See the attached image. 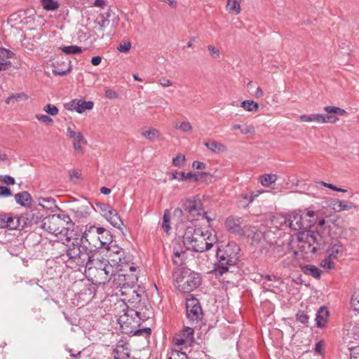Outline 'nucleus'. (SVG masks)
<instances>
[{
	"instance_id": "nucleus-1",
	"label": "nucleus",
	"mask_w": 359,
	"mask_h": 359,
	"mask_svg": "<svg viewBox=\"0 0 359 359\" xmlns=\"http://www.w3.org/2000/svg\"><path fill=\"white\" fill-rule=\"evenodd\" d=\"M67 242L64 250L66 255H61L57 258H60L66 262L68 267L73 269L78 266L85 269L92 259V256H95V250L90 249L86 244L81 243L79 238Z\"/></svg>"
},
{
	"instance_id": "nucleus-2",
	"label": "nucleus",
	"mask_w": 359,
	"mask_h": 359,
	"mask_svg": "<svg viewBox=\"0 0 359 359\" xmlns=\"http://www.w3.org/2000/svg\"><path fill=\"white\" fill-rule=\"evenodd\" d=\"M149 316L145 312H141L134 309H128L126 313L121 316L118 320L121 327L125 332L133 333L135 336H143L147 338L151 334V329L145 327L137 329L140 325L141 320L144 321Z\"/></svg>"
},
{
	"instance_id": "nucleus-3",
	"label": "nucleus",
	"mask_w": 359,
	"mask_h": 359,
	"mask_svg": "<svg viewBox=\"0 0 359 359\" xmlns=\"http://www.w3.org/2000/svg\"><path fill=\"white\" fill-rule=\"evenodd\" d=\"M240 248L236 243H230L225 246L217 248L216 257L218 262L215 264L216 276H222L229 271V266H233L239 261Z\"/></svg>"
},
{
	"instance_id": "nucleus-4",
	"label": "nucleus",
	"mask_w": 359,
	"mask_h": 359,
	"mask_svg": "<svg viewBox=\"0 0 359 359\" xmlns=\"http://www.w3.org/2000/svg\"><path fill=\"white\" fill-rule=\"evenodd\" d=\"M73 225L68 215L59 214L44 217L41 227L50 233L55 235L65 233L67 236V241L69 242L71 236L68 234V231Z\"/></svg>"
},
{
	"instance_id": "nucleus-5",
	"label": "nucleus",
	"mask_w": 359,
	"mask_h": 359,
	"mask_svg": "<svg viewBox=\"0 0 359 359\" xmlns=\"http://www.w3.org/2000/svg\"><path fill=\"white\" fill-rule=\"evenodd\" d=\"M201 283V275L187 268H182L175 279L177 290L185 293L194 291Z\"/></svg>"
},
{
	"instance_id": "nucleus-6",
	"label": "nucleus",
	"mask_w": 359,
	"mask_h": 359,
	"mask_svg": "<svg viewBox=\"0 0 359 359\" xmlns=\"http://www.w3.org/2000/svg\"><path fill=\"white\" fill-rule=\"evenodd\" d=\"M297 240L299 250L306 255L315 254L317 250V245H323V237L317 231H299L297 233Z\"/></svg>"
},
{
	"instance_id": "nucleus-7",
	"label": "nucleus",
	"mask_w": 359,
	"mask_h": 359,
	"mask_svg": "<svg viewBox=\"0 0 359 359\" xmlns=\"http://www.w3.org/2000/svg\"><path fill=\"white\" fill-rule=\"evenodd\" d=\"M205 231L201 228L194 226H188L183 236V242L187 245L189 250L196 252H203L206 251L205 247Z\"/></svg>"
},
{
	"instance_id": "nucleus-8",
	"label": "nucleus",
	"mask_w": 359,
	"mask_h": 359,
	"mask_svg": "<svg viewBox=\"0 0 359 359\" xmlns=\"http://www.w3.org/2000/svg\"><path fill=\"white\" fill-rule=\"evenodd\" d=\"M99 232H104V233L107 234L105 231V229L103 227L90 226L89 227H86V231L79 239L81 243L86 244L90 249L95 250L100 248L103 246L101 241L99 240Z\"/></svg>"
},
{
	"instance_id": "nucleus-9",
	"label": "nucleus",
	"mask_w": 359,
	"mask_h": 359,
	"mask_svg": "<svg viewBox=\"0 0 359 359\" xmlns=\"http://www.w3.org/2000/svg\"><path fill=\"white\" fill-rule=\"evenodd\" d=\"M86 278L96 285H104L108 283L112 276H115L114 266H108L104 271L95 269L84 270Z\"/></svg>"
},
{
	"instance_id": "nucleus-10",
	"label": "nucleus",
	"mask_w": 359,
	"mask_h": 359,
	"mask_svg": "<svg viewBox=\"0 0 359 359\" xmlns=\"http://www.w3.org/2000/svg\"><path fill=\"white\" fill-rule=\"evenodd\" d=\"M115 255L111 259L113 266H116L119 272H135L136 267L134 263L131 262L130 257L124 255L122 250H117L114 252Z\"/></svg>"
},
{
	"instance_id": "nucleus-11",
	"label": "nucleus",
	"mask_w": 359,
	"mask_h": 359,
	"mask_svg": "<svg viewBox=\"0 0 359 359\" xmlns=\"http://www.w3.org/2000/svg\"><path fill=\"white\" fill-rule=\"evenodd\" d=\"M285 223L293 231H302L311 227L314 224V221L313 219L304 221L302 215L292 212L285 218Z\"/></svg>"
},
{
	"instance_id": "nucleus-12",
	"label": "nucleus",
	"mask_w": 359,
	"mask_h": 359,
	"mask_svg": "<svg viewBox=\"0 0 359 359\" xmlns=\"http://www.w3.org/2000/svg\"><path fill=\"white\" fill-rule=\"evenodd\" d=\"M187 316L192 322L198 323L203 318V311L200 303L196 299L187 302Z\"/></svg>"
},
{
	"instance_id": "nucleus-13",
	"label": "nucleus",
	"mask_w": 359,
	"mask_h": 359,
	"mask_svg": "<svg viewBox=\"0 0 359 359\" xmlns=\"http://www.w3.org/2000/svg\"><path fill=\"white\" fill-rule=\"evenodd\" d=\"M138 278L135 272H119L114 281L118 285L121 289H132L136 285Z\"/></svg>"
},
{
	"instance_id": "nucleus-14",
	"label": "nucleus",
	"mask_w": 359,
	"mask_h": 359,
	"mask_svg": "<svg viewBox=\"0 0 359 359\" xmlns=\"http://www.w3.org/2000/svg\"><path fill=\"white\" fill-rule=\"evenodd\" d=\"M183 208L193 217V219H198L196 217L202 215L204 210L201 201L197 198L186 199L183 203Z\"/></svg>"
},
{
	"instance_id": "nucleus-15",
	"label": "nucleus",
	"mask_w": 359,
	"mask_h": 359,
	"mask_svg": "<svg viewBox=\"0 0 359 359\" xmlns=\"http://www.w3.org/2000/svg\"><path fill=\"white\" fill-rule=\"evenodd\" d=\"M262 278L266 280L262 283V287L264 290L274 293L281 291V287L284 284L282 278L274 275H264L262 276Z\"/></svg>"
},
{
	"instance_id": "nucleus-16",
	"label": "nucleus",
	"mask_w": 359,
	"mask_h": 359,
	"mask_svg": "<svg viewBox=\"0 0 359 359\" xmlns=\"http://www.w3.org/2000/svg\"><path fill=\"white\" fill-rule=\"evenodd\" d=\"M23 218L13 217L12 213H0V228H7L9 229H20V222Z\"/></svg>"
},
{
	"instance_id": "nucleus-17",
	"label": "nucleus",
	"mask_w": 359,
	"mask_h": 359,
	"mask_svg": "<svg viewBox=\"0 0 359 359\" xmlns=\"http://www.w3.org/2000/svg\"><path fill=\"white\" fill-rule=\"evenodd\" d=\"M241 224V218L234 216L228 217L224 222L225 227L228 231L231 233L242 236L245 235V231L242 228Z\"/></svg>"
},
{
	"instance_id": "nucleus-18",
	"label": "nucleus",
	"mask_w": 359,
	"mask_h": 359,
	"mask_svg": "<svg viewBox=\"0 0 359 359\" xmlns=\"http://www.w3.org/2000/svg\"><path fill=\"white\" fill-rule=\"evenodd\" d=\"M67 136L73 140V147L77 152H83V149L81 146V143H86V141L80 132L74 130L70 126L67 128Z\"/></svg>"
},
{
	"instance_id": "nucleus-19",
	"label": "nucleus",
	"mask_w": 359,
	"mask_h": 359,
	"mask_svg": "<svg viewBox=\"0 0 359 359\" xmlns=\"http://www.w3.org/2000/svg\"><path fill=\"white\" fill-rule=\"evenodd\" d=\"M94 257L95 256H92V259L88 262L84 270H90L93 269L96 271H104V269H107L108 266H114L108 259L104 258H102L101 259L98 258L95 259Z\"/></svg>"
},
{
	"instance_id": "nucleus-20",
	"label": "nucleus",
	"mask_w": 359,
	"mask_h": 359,
	"mask_svg": "<svg viewBox=\"0 0 359 359\" xmlns=\"http://www.w3.org/2000/svg\"><path fill=\"white\" fill-rule=\"evenodd\" d=\"M41 215H39V211L32 210L27 212L25 215L18 217V218H23L20 222V228H24L27 225H32L33 224L38 223L41 219Z\"/></svg>"
},
{
	"instance_id": "nucleus-21",
	"label": "nucleus",
	"mask_w": 359,
	"mask_h": 359,
	"mask_svg": "<svg viewBox=\"0 0 359 359\" xmlns=\"http://www.w3.org/2000/svg\"><path fill=\"white\" fill-rule=\"evenodd\" d=\"M13 53L6 48H0V71L8 69L12 66L9 58L11 57Z\"/></svg>"
},
{
	"instance_id": "nucleus-22",
	"label": "nucleus",
	"mask_w": 359,
	"mask_h": 359,
	"mask_svg": "<svg viewBox=\"0 0 359 359\" xmlns=\"http://www.w3.org/2000/svg\"><path fill=\"white\" fill-rule=\"evenodd\" d=\"M104 218L109 222L111 225L118 229H120L121 226L123 224L117 211L112 208L109 212L104 215Z\"/></svg>"
},
{
	"instance_id": "nucleus-23",
	"label": "nucleus",
	"mask_w": 359,
	"mask_h": 359,
	"mask_svg": "<svg viewBox=\"0 0 359 359\" xmlns=\"http://www.w3.org/2000/svg\"><path fill=\"white\" fill-rule=\"evenodd\" d=\"M15 199L16 203L22 207H28L32 202V196L26 191L16 194Z\"/></svg>"
},
{
	"instance_id": "nucleus-24",
	"label": "nucleus",
	"mask_w": 359,
	"mask_h": 359,
	"mask_svg": "<svg viewBox=\"0 0 359 359\" xmlns=\"http://www.w3.org/2000/svg\"><path fill=\"white\" fill-rule=\"evenodd\" d=\"M114 359H127L130 350L126 344H118L113 351Z\"/></svg>"
},
{
	"instance_id": "nucleus-25",
	"label": "nucleus",
	"mask_w": 359,
	"mask_h": 359,
	"mask_svg": "<svg viewBox=\"0 0 359 359\" xmlns=\"http://www.w3.org/2000/svg\"><path fill=\"white\" fill-rule=\"evenodd\" d=\"M328 316V311L325 306H322L318 309L316 317L318 327L322 328L325 325Z\"/></svg>"
},
{
	"instance_id": "nucleus-26",
	"label": "nucleus",
	"mask_w": 359,
	"mask_h": 359,
	"mask_svg": "<svg viewBox=\"0 0 359 359\" xmlns=\"http://www.w3.org/2000/svg\"><path fill=\"white\" fill-rule=\"evenodd\" d=\"M204 145L209 150L216 154L223 153L227 151V148L224 144L214 140L205 142Z\"/></svg>"
},
{
	"instance_id": "nucleus-27",
	"label": "nucleus",
	"mask_w": 359,
	"mask_h": 359,
	"mask_svg": "<svg viewBox=\"0 0 359 359\" xmlns=\"http://www.w3.org/2000/svg\"><path fill=\"white\" fill-rule=\"evenodd\" d=\"M329 257L332 259H337L339 256H341L343 254L342 245L340 242L337 241L334 243H332L327 250Z\"/></svg>"
},
{
	"instance_id": "nucleus-28",
	"label": "nucleus",
	"mask_w": 359,
	"mask_h": 359,
	"mask_svg": "<svg viewBox=\"0 0 359 359\" xmlns=\"http://www.w3.org/2000/svg\"><path fill=\"white\" fill-rule=\"evenodd\" d=\"M261 191H250L248 193L242 194L241 198L242 200L241 203L244 207H248L255 198L260 194Z\"/></svg>"
},
{
	"instance_id": "nucleus-29",
	"label": "nucleus",
	"mask_w": 359,
	"mask_h": 359,
	"mask_svg": "<svg viewBox=\"0 0 359 359\" xmlns=\"http://www.w3.org/2000/svg\"><path fill=\"white\" fill-rule=\"evenodd\" d=\"M333 206V209L336 212H340L341 210H349L353 208H355V205L353 203H347L345 201L340 200H334L331 203Z\"/></svg>"
},
{
	"instance_id": "nucleus-30",
	"label": "nucleus",
	"mask_w": 359,
	"mask_h": 359,
	"mask_svg": "<svg viewBox=\"0 0 359 359\" xmlns=\"http://www.w3.org/2000/svg\"><path fill=\"white\" fill-rule=\"evenodd\" d=\"M302 271L306 274L316 278H320L322 271L316 266L311 264H306L302 268Z\"/></svg>"
},
{
	"instance_id": "nucleus-31",
	"label": "nucleus",
	"mask_w": 359,
	"mask_h": 359,
	"mask_svg": "<svg viewBox=\"0 0 359 359\" xmlns=\"http://www.w3.org/2000/svg\"><path fill=\"white\" fill-rule=\"evenodd\" d=\"M299 119L303 122H317L320 123H323V121H325L322 114H303L299 116Z\"/></svg>"
},
{
	"instance_id": "nucleus-32",
	"label": "nucleus",
	"mask_w": 359,
	"mask_h": 359,
	"mask_svg": "<svg viewBox=\"0 0 359 359\" xmlns=\"http://www.w3.org/2000/svg\"><path fill=\"white\" fill-rule=\"evenodd\" d=\"M226 10L229 13L238 15L241 13V4L238 0H228Z\"/></svg>"
},
{
	"instance_id": "nucleus-33",
	"label": "nucleus",
	"mask_w": 359,
	"mask_h": 359,
	"mask_svg": "<svg viewBox=\"0 0 359 359\" xmlns=\"http://www.w3.org/2000/svg\"><path fill=\"white\" fill-rule=\"evenodd\" d=\"M205 247H206L207 251L213 247L214 244L217 243V238L216 235L213 234L211 231H205Z\"/></svg>"
},
{
	"instance_id": "nucleus-34",
	"label": "nucleus",
	"mask_w": 359,
	"mask_h": 359,
	"mask_svg": "<svg viewBox=\"0 0 359 359\" xmlns=\"http://www.w3.org/2000/svg\"><path fill=\"white\" fill-rule=\"evenodd\" d=\"M78 106H77V112L79 114H82L86 110H90L93 108L94 103L93 101H86L83 100H79Z\"/></svg>"
},
{
	"instance_id": "nucleus-35",
	"label": "nucleus",
	"mask_w": 359,
	"mask_h": 359,
	"mask_svg": "<svg viewBox=\"0 0 359 359\" xmlns=\"http://www.w3.org/2000/svg\"><path fill=\"white\" fill-rule=\"evenodd\" d=\"M180 334L189 343V346H191L194 343V329L193 328L189 327H186L182 331Z\"/></svg>"
},
{
	"instance_id": "nucleus-36",
	"label": "nucleus",
	"mask_w": 359,
	"mask_h": 359,
	"mask_svg": "<svg viewBox=\"0 0 359 359\" xmlns=\"http://www.w3.org/2000/svg\"><path fill=\"white\" fill-rule=\"evenodd\" d=\"M194 182H202L208 183L211 182L212 176L206 172H198L194 173Z\"/></svg>"
},
{
	"instance_id": "nucleus-37",
	"label": "nucleus",
	"mask_w": 359,
	"mask_h": 359,
	"mask_svg": "<svg viewBox=\"0 0 359 359\" xmlns=\"http://www.w3.org/2000/svg\"><path fill=\"white\" fill-rule=\"evenodd\" d=\"M277 180V175L273 174H265L260 177V182L264 187H269Z\"/></svg>"
},
{
	"instance_id": "nucleus-38",
	"label": "nucleus",
	"mask_w": 359,
	"mask_h": 359,
	"mask_svg": "<svg viewBox=\"0 0 359 359\" xmlns=\"http://www.w3.org/2000/svg\"><path fill=\"white\" fill-rule=\"evenodd\" d=\"M241 107L248 111H257L259 104L253 100H244L241 103Z\"/></svg>"
},
{
	"instance_id": "nucleus-39",
	"label": "nucleus",
	"mask_w": 359,
	"mask_h": 359,
	"mask_svg": "<svg viewBox=\"0 0 359 359\" xmlns=\"http://www.w3.org/2000/svg\"><path fill=\"white\" fill-rule=\"evenodd\" d=\"M41 4L46 11H55L59 7V4L55 0H41Z\"/></svg>"
},
{
	"instance_id": "nucleus-40",
	"label": "nucleus",
	"mask_w": 359,
	"mask_h": 359,
	"mask_svg": "<svg viewBox=\"0 0 359 359\" xmlns=\"http://www.w3.org/2000/svg\"><path fill=\"white\" fill-rule=\"evenodd\" d=\"M195 174L193 172L185 173L184 172H175L172 174V179H177L181 181L191 180L194 181Z\"/></svg>"
},
{
	"instance_id": "nucleus-41",
	"label": "nucleus",
	"mask_w": 359,
	"mask_h": 359,
	"mask_svg": "<svg viewBox=\"0 0 359 359\" xmlns=\"http://www.w3.org/2000/svg\"><path fill=\"white\" fill-rule=\"evenodd\" d=\"M186 257V252L184 251L178 252L176 251L174 252V255L172 257V260L175 264L177 266H181L184 264V260Z\"/></svg>"
},
{
	"instance_id": "nucleus-42",
	"label": "nucleus",
	"mask_w": 359,
	"mask_h": 359,
	"mask_svg": "<svg viewBox=\"0 0 359 359\" xmlns=\"http://www.w3.org/2000/svg\"><path fill=\"white\" fill-rule=\"evenodd\" d=\"M170 211L168 210H165L164 211L163 217L162 229L166 233H168V231L170 229Z\"/></svg>"
},
{
	"instance_id": "nucleus-43",
	"label": "nucleus",
	"mask_w": 359,
	"mask_h": 359,
	"mask_svg": "<svg viewBox=\"0 0 359 359\" xmlns=\"http://www.w3.org/2000/svg\"><path fill=\"white\" fill-rule=\"evenodd\" d=\"M105 231L107 234L104 233V232H99V240L101 241L102 246L109 244L112 241V236L111 233L107 229H105Z\"/></svg>"
},
{
	"instance_id": "nucleus-44",
	"label": "nucleus",
	"mask_w": 359,
	"mask_h": 359,
	"mask_svg": "<svg viewBox=\"0 0 359 359\" xmlns=\"http://www.w3.org/2000/svg\"><path fill=\"white\" fill-rule=\"evenodd\" d=\"M62 52L67 55L70 54H78L81 53V48L77 46H68L62 48Z\"/></svg>"
},
{
	"instance_id": "nucleus-45",
	"label": "nucleus",
	"mask_w": 359,
	"mask_h": 359,
	"mask_svg": "<svg viewBox=\"0 0 359 359\" xmlns=\"http://www.w3.org/2000/svg\"><path fill=\"white\" fill-rule=\"evenodd\" d=\"M142 135L149 140H154L159 136V131L156 129H151L144 131Z\"/></svg>"
},
{
	"instance_id": "nucleus-46",
	"label": "nucleus",
	"mask_w": 359,
	"mask_h": 359,
	"mask_svg": "<svg viewBox=\"0 0 359 359\" xmlns=\"http://www.w3.org/2000/svg\"><path fill=\"white\" fill-rule=\"evenodd\" d=\"M96 207L104 217L111 209V207L108 203H98L96 204Z\"/></svg>"
},
{
	"instance_id": "nucleus-47",
	"label": "nucleus",
	"mask_w": 359,
	"mask_h": 359,
	"mask_svg": "<svg viewBox=\"0 0 359 359\" xmlns=\"http://www.w3.org/2000/svg\"><path fill=\"white\" fill-rule=\"evenodd\" d=\"M69 176L71 182L76 183L81 178V172L77 170H69Z\"/></svg>"
},
{
	"instance_id": "nucleus-48",
	"label": "nucleus",
	"mask_w": 359,
	"mask_h": 359,
	"mask_svg": "<svg viewBox=\"0 0 359 359\" xmlns=\"http://www.w3.org/2000/svg\"><path fill=\"white\" fill-rule=\"evenodd\" d=\"M127 294L130 296V298L128 299V301H132L133 302H140L141 300L140 298L142 297V294L135 290H133V288L130 289Z\"/></svg>"
},
{
	"instance_id": "nucleus-49",
	"label": "nucleus",
	"mask_w": 359,
	"mask_h": 359,
	"mask_svg": "<svg viewBox=\"0 0 359 359\" xmlns=\"http://www.w3.org/2000/svg\"><path fill=\"white\" fill-rule=\"evenodd\" d=\"M28 98V96L25 94V93H16V94H13L11 95V96H9L6 100V104H10L13 100H18L20 99H25V100H27Z\"/></svg>"
},
{
	"instance_id": "nucleus-50",
	"label": "nucleus",
	"mask_w": 359,
	"mask_h": 359,
	"mask_svg": "<svg viewBox=\"0 0 359 359\" xmlns=\"http://www.w3.org/2000/svg\"><path fill=\"white\" fill-rule=\"evenodd\" d=\"M168 359H189L188 355L182 351H172L171 355Z\"/></svg>"
},
{
	"instance_id": "nucleus-51",
	"label": "nucleus",
	"mask_w": 359,
	"mask_h": 359,
	"mask_svg": "<svg viewBox=\"0 0 359 359\" xmlns=\"http://www.w3.org/2000/svg\"><path fill=\"white\" fill-rule=\"evenodd\" d=\"M175 127L183 132H190L192 130V126L188 121L182 122L180 125L176 124Z\"/></svg>"
},
{
	"instance_id": "nucleus-52",
	"label": "nucleus",
	"mask_w": 359,
	"mask_h": 359,
	"mask_svg": "<svg viewBox=\"0 0 359 359\" xmlns=\"http://www.w3.org/2000/svg\"><path fill=\"white\" fill-rule=\"evenodd\" d=\"M43 110L51 116H56L58 114V109L55 105L48 104L45 106Z\"/></svg>"
},
{
	"instance_id": "nucleus-53",
	"label": "nucleus",
	"mask_w": 359,
	"mask_h": 359,
	"mask_svg": "<svg viewBox=\"0 0 359 359\" xmlns=\"http://www.w3.org/2000/svg\"><path fill=\"white\" fill-rule=\"evenodd\" d=\"M297 320L302 324H307L309 322V317L304 311H299L296 315Z\"/></svg>"
},
{
	"instance_id": "nucleus-54",
	"label": "nucleus",
	"mask_w": 359,
	"mask_h": 359,
	"mask_svg": "<svg viewBox=\"0 0 359 359\" xmlns=\"http://www.w3.org/2000/svg\"><path fill=\"white\" fill-rule=\"evenodd\" d=\"M323 117L325 121H323V123H335L339 121V118L336 114H323Z\"/></svg>"
},
{
	"instance_id": "nucleus-55",
	"label": "nucleus",
	"mask_w": 359,
	"mask_h": 359,
	"mask_svg": "<svg viewBox=\"0 0 359 359\" xmlns=\"http://www.w3.org/2000/svg\"><path fill=\"white\" fill-rule=\"evenodd\" d=\"M332 257H330L328 256L327 258L324 259L323 260L321 261L320 266L323 268L328 269H331L334 268V263L332 261Z\"/></svg>"
},
{
	"instance_id": "nucleus-56",
	"label": "nucleus",
	"mask_w": 359,
	"mask_h": 359,
	"mask_svg": "<svg viewBox=\"0 0 359 359\" xmlns=\"http://www.w3.org/2000/svg\"><path fill=\"white\" fill-rule=\"evenodd\" d=\"M186 161L185 156L179 154L172 159V164L175 166H181Z\"/></svg>"
},
{
	"instance_id": "nucleus-57",
	"label": "nucleus",
	"mask_w": 359,
	"mask_h": 359,
	"mask_svg": "<svg viewBox=\"0 0 359 359\" xmlns=\"http://www.w3.org/2000/svg\"><path fill=\"white\" fill-rule=\"evenodd\" d=\"M349 351L351 359H359V345L350 347Z\"/></svg>"
},
{
	"instance_id": "nucleus-58",
	"label": "nucleus",
	"mask_w": 359,
	"mask_h": 359,
	"mask_svg": "<svg viewBox=\"0 0 359 359\" xmlns=\"http://www.w3.org/2000/svg\"><path fill=\"white\" fill-rule=\"evenodd\" d=\"M351 302L354 309L359 311V292L354 293Z\"/></svg>"
},
{
	"instance_id": "nucleus-59",
	"label": "nucleus",
	"mask_w": 359,
	"mask_h": 359,
	"mask_svg": "<svg viewBox=\"0 0 359 359\" xmlns=\"http://www.w3.org/2000/svg\"><path fill=\"white\" fill-rule=\"evenodd\" d=\"M0 182H4L6 184H15V179L10 175H0Z\"/></svg>"
},
{
	"instance_id": "nucleus-60",
	"label": "nucleus",
	"mask_w": 359,
	"mask_h": 359,
	"mask_svg": "<svg viewBox=\"0 0 359 359\" xmlns=\"http://www.w3.org/2000/svg\"><path fill=\"white\" fill-rule=\"evenodd\" d=\"M79 100H72L71 102L67 103L65 104V109H67V110H70V111H73V110H75L76 112H77V106H78V103H79V102H78Z\"/></svg>"
},
{
	"instance_id": "nucleus-61",
	"label": "nucleus",
	"mask_w": 359,
	"mask_h": 359,
	"mask_svg": "<svg viewBox=\"0 0 359 359\" xmlns=\"http://www.w3.org/2000/svg\"><path fill=\"white\" fill-rule=\"evenodd\" d=\"M131 48L130 41L124 42L123 44L121 43L118 46L117 50L121 53H127Z\"/></svg>"
},
{
	"instance_id": "nucleus-62",
	"label": "nucleus",
	"mask_w": 359,
	"mask_h": 359,
	"mask_svg": "<svg viewBox=\"0 0 359 359\" xmlns=\"http://www.w3.org/2000/svg\"><path fill=\"white\" fill-rule=\"evenodd\" d=\"M36 118L39 121H41L42 123H44L46 124H50V123H53V119L50 116H48L47 115L36 114Z\"/></svg>"
},
{
	"instance_id": "nucleus-63",
	"label": "nucleus",
	"mask_w": 359,
	"mask_h": 359,
	"mask_svg": "<svg viewBox=\"0 0 359 359\" xmlns=\"http://www.w3.org/2000/svg\"><path fill=\"white\" fill-rule=\"evenodd\" d=\"M12 196V192L10 188L0 185V196L8 197Z\"/></svg>"
},
{
	"instance_id": "nucleus-64",
	"label": "nucleus",
	"mask_w": 359,
	"mask_h": 359,
	"mask_svg": "<svg viewBox=\"0 0 359 359\" xmlns=\"http://www.w3.org/2000/svg\"><path fill=\"white\" fill-rule=\"evenodd\" d=\"M173 341L175 344L177 346L189 345V343L182 337L181 334L174 337Z\"/></svg>"
}]
</instances>
